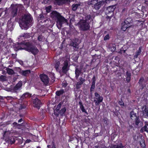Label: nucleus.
<instances>
[{"mask_svg": "<svg viewBox=\"0 0 148 148\" xmlns=\"http://www.w3.org/2000/svg\"><path fill=\"white\" fill-rule=\"evenodd\" d=\"M0 80L1 81H3L6 80L5 76L3 75H1L0 76Z\"/></svg>", "mask_w": 148, "mask_h": 148, "instance_id": "nucleus-45", "label": "nucleus"}, {"mask_svg": "<svg viewBox=\"0 0 148 148\" xmlns=\"http://www.w3.org/2000/svg\"><path fill=\"white\" fill-rule=\"evenodd\" d=\"M29 52H31L34 55H36L39 52V50L36 47L33 45Z\"/></svg>", "mask_w": 148, "mask_h": 148, "instance_id": "nucleus-16", "label": "nucleus"}, {"mask_svg": "<svg viewBox=\"0 0 148 148\" xmlns=\"http://www.w3.org/2000/svg\"><path fill=\"white\" fill-rule=\"evenodd\" d=\"M104 4V2L102 1H98L97 3L94 4V8L96 10H98Z\"/></svg>", "mask_w": 148, "mask_h": 148, "instance_id": "nucleus-12", "label": "nucleus"}, {"mask_svg": "<svg viewBox=\"0 0 148 148\" xmlns=\"http://www.w3.org/2000/svg\"><path fill=\"white\" fill-rule=\"evenodd\" d=\"M32 102L33 104V106L39 109L40 107V105L42 104L40 100L37 97V95H34L32 97Z\"/></svg>", "mask_w": 148, "mask_h": 148, "instance_id": "nucleus-4", "label": "nucleus"}, {"mask_svg": "<svg viewBox=\"0 0 148 148\" xmlns=\"http://www.w3.org/2000/svg\"><path fill=\"white\" fill-rule=\"evenodd\" d=\"M16 61L21 65H23V62L22 60H18Z\"/></svg>", "mask_w": 148, "mask_h": 148, "instance_id": "nucleus-54", "label": "nucleus"}, {"mask_svg": "<svg viewBox=\"0 0 148 148\" xmlns=\"http://www.w3.org/2000/svg\"><path fill=\"white\" fill-rule=\"evenodd\" d=\"M69 69V66L68 61L67 60H66L64 62L63 66L62 68V72L63 73L66 74Z\"/></svg>", "mask_w": 148, "mask_h": 148, "instance_id": "nucleus-11", "label": "nucleus"}, {"mask_svg": "<svg viewBox=\"0 0 148 148\" xmlns=\"http://www.w3.org/2000/svg\"><path fill=\"white\" fill-rule=\"evenodd\" d=\"M78 104L79 105L80 108L82 112H84L86 114H88V113L85 109L84 107L82 104V103L81 100L78 102Z\"/></svg>", "mask_w": 148, "mask_h": 148, "instance_id": "nucleus-19", "label": "nucleus"}, {"mask_svg": "<svg viewBox=\"0 0 148 148\" xmlns=\"http://www.w3.org/2000/svg\"><path fill=\"white\" fill-rule=\"evenodd\" d=\"M118 103L122 107L124 106V103L122 99H121V100L119 101Z\"/></svg>", "mask_w": 148, "mask_h": 148, "instance_id": "nucleus-41", "label": "nucleus"}, {"mask_svg": "<svg viewBox=\"0 0 148 148\" xmlns=\"http://www.w3.org/2000/svg\"><path fill=\"white\" fill-rule=\"evenodd\" d=\"M67 84L66 83H64L62 84V86L65 88L66 87L67 85Z\"/></svg>", "mask_w": 148, "mask_h": 148, "instance_id": "nucleus-62", "label": "nucleus"}, {"mask_svg": "<svg viewBox=\"0 0 148 148\" xmlns=\"http://www.w3.org/2000/svg\"><path fill=\"white\" fill-rule=\"evenodd\" d=\"M40 78L44 84L45 85L48 84L49 82V78L48 76L45 74H40L39 75Z\"/></svg>", "mask_w": 148, "mask_h": 148, "instance_id": "nucleus-7", "label": "nucleus"}, {"mask_svg": "<svg viewBox=\"0 0 148 148\" xmlns=\"http://www.w3.org/2000/svg\"><path fill=\"white\" fill-rule=\"evenodd\" d=\"M92 83L95 84V82L96 81L95 76V75H94L92 79Z\"/></svg>", "mask_w": 148, "mask_h": 148, "instance_id": "nucleus-50", "label": "nucleus"}, {"mask_svg": "<svg viewBox=\"0 0 148 148\" xmlns=\"http://www.w3.org/2000/svg\"><path fill=\"white\" fill-rule=\"evenodd\" d=\"M76 39H75L73 40V41H72L70 44V45L73 46V47H74L76 48H78V44L77 43V42L76 41Z\"/></svg>", "mask_w": 148, "mask_h": 148, "instance_id": "nucleus-26", "label": "nucleus"}, {"mask_svg": "<svg viewBox=\"0 0 148 148\" xmlns=\"http://www.w3.org/2000/svg\"><path fill=\"white\" fill-rule=\"evenodd\" d=\"M81 4L80 3L73 4L72 6V10L73 11H76L78 7Z\"/></svg>", "mask_w": 148, "mask_h": 148, "instance_id": "nucleus-30", "label": "nucleus"}, {"mask_svg": "<svg viewBox=\"0 0 148 148\" xmlns=\"http://www.w3.org/2000/svg\"><path fill=\"white\" fill-rule=\"evenodd\" d=\"M126 80L127 83L130 82L131 79V77H126Z\"/></svg>", "mask_w": 148, "mask_h": 148, "instance_id": "nucleus-56", "label": "nucleus"}, {"mask_svg": "<svg viewBox=\"0 0 148 148\" xmlns=\"http://www.w3.org/2000/svg\"><path fill=\"white\" fill-rule=\"evenodd\" d=\"M51 16L53 18H57L60 15V13L56 11H53L51 13Z\"/></svg>", "mask_w": 148, "mask_h": 148, "instance_id": "nucleus-18", "label": "nucleus"}, {"mask_svg": "<svg viewBox=\"0 0 148 148\" xmlns=\"http://www.w3.org/2000/svg\"><path fill=\"white\" fill-rule=\"evenodd\" d=\"M141 52V47H140L138 50L136 51L135 55L134 56V58L136 59L137 58L138 56L139 55Z\"/></svg>", "mask_w": 148, "mask_h": 148, "instance_id": "nucleus-29", "label": "nucleus"}, {"mask_svg": "<svg viewBox=\"0 0 148 148\" xmlns=\"http://www.w3.org/2000/svg\"><path fill=\"white\" fill-rule=\"evenodd\" d=\"M33 19L30 14H24L19 18L20 26L22 29H27L31 26Z\"/></svg>", "mask_w": 148, "mask_h": 148, "instance_id": "nucleus-1", "label": "nucleus"}, {"mask_svg": "<svg viewBox=\"0 0 148 148\" xmlns=\"http://www.w3.org/2000/svg\"><path fill=\"white\" fill-rule=\"evenodd\" d=\"M66 111V109L65 107H64L60 111V113L61 115H63L64 114Z\"/></svg>", "mask_w": 148, "mask_h": 148, "instance_id": "nucleus-35", "label": "nucleus"}, {"mask_svg": "<svg viewBox=\"0 0 148 148\" xmlns=\"http://www.w3.org/2000/svg\"><path fill=\"white\" fill-rule=\"evenodd\" d=\"M95 97L94 101L95 103V105L96 106H99L100 103L102 102L103 100V98L97 92L95 93Z\"/></svg>", "mask_w": 148, "mask_h": 148, "instance_id": "nucleus-5", "label": "nucleus"}, {"mask_svg": "<svg viewBox=\"0 0 148 148\" xmlns=\"http://www.w3.org/2000/svg\"><path fill=\"white\" fill-rule=\"evenodd\" d=\"M124 147L121 143H120L119 145H116L112 144L110 147V148H123Z\"/></svg>", "mask_w": 148, "mask_h": 148, "instance_id": "nucleus-23", "label": "nucleus"}, {"mask_svg": "<svg viewBox=\"0 0 148 148\" xmlns=\"http://www.w3.org/2000/svg\"><path fill=\"white\" fill-rule=\"evenodd\" d=\"M98 1H99V0H91L90 1V4L94 5V4L97 3Z\"/></svg>", "mask_w": 148, "mask_h": 148, "instance_id": "nucleus-42", "label": "nucleus"}, {"mask_svg": "<svg viewBox=\"0 0 148 148\" xmlns=\"http://www.w3.org/2000/svg\"><path fill=\"white\" fill-rule=\"evenodd\" d=\"M54 3L55 4L59 5H62L63 4L62 0H55Z\"/></svg>", "mask_w": 148, "mask_h": 148, "instance_id": "nucleus-32", "label": "nucleus"}, {"mask_svg": "<svg viewBox=\"0 0 148 148\" xmlns=\"http://www.w3.org/2000/svg\"><path fill=\"white\" fill-rule=\"evenodd\" d=\"M144 80V78L143 77H141L138 82V84L140 85L142 84Z\"/></svg>", "mask_w": 148, "mask_h": 148, "instance_id": "nucleus-43", "label": "nucleus"}, {"mask_svg": "<svg viewBox=\"0 0 148 148\" xmlns=\"http://www.w3.org/2000/svg\"><path fill=\"white\" fill-rule=\"evenodd\" d=\"M52 0H44V3H45L49 4L51 3Z\"/></svg>", "mask_w": 148, "mask_h": 148, "instance_id": "nucleus-52", "label": "nucleus"}, {"mask_svg": "<svg viewBox=\"0 0 148 148\" xmlns=\"http://www.w3.org/2000/svg\"><path fill=\"white\" fill-rule=\"evenodd\" d=\"M12 56L14 59H15L16 58V54H12Z\"/></svg>", "mask_w": 148, "mask_h": 148, "instance_id": "nucleus-64", "label": "nucleus"}, {"mask_svg": "<svg viewBox=\"0 0 148 148\" xmlns=\"http://www.w3.org/2000/svg\"><path fill=\"white\" fill-rule=\"evenodd\" d=\"M142 110L143 115L148 117V110L147 107L146 105L143 106Z\"/></svg>", "mask_w": 148, "mask_h": 148, "instance_id": "nucleus-20", "label": "nucleus"}, {"mask_svg": "<svg viewBox=\"0 0 148 148\" xmlns=\"http://www.w3.org/2000/svg\"><path fill=\"white\" fill-rule=\"evenodd\" d=\"M6 71L7 73L9 75H12L15 74L14 70L12 69L7 68L6 69Z\"/></svg>", "mask_w": 148, "mask_h": 148, "instance_id": "nucleus-31", "label": "nucleus"}, {"mask_svg": "<svg viewBox=\"0 0 148 148\" xmlns=\"http://www.w3.org/2000/svg\"><path fill=\"white\" fill-rule=\"evenodd\" d=\"M26 107V106L24 104H21L19 108V110H21L23 109H25Z\"/></svg>", "mask_w": 148, "mask_h": 148, "instance_id": "nucleus-40", "label": "nucleus"}, {"mask_svg": "<svg viewBox=\"0 0 148 148\" xmlns=\"http://www.w3.org/2000/svg\"><path fill=\"white\" fill-rule=\"evenodd\" d=\"M37 19L38 21L42 23L49 22L50 21L49 19L47 18L42 14H40L38 16Z\"/></svg>", "mask_w": 148, "mask_h": 148, "instance_id": "nucleus-10", "label": "nucleus"}, {"mask_svg": "<svg viewBox=\"0 0 148 148\" xmlns=\"http://www.w3.org/2000/svg\"><path fill=\"white\" fill-rule=\"evenodd\" d=\"M97 148H106V147L105 145H103L102 147H101L100 145L97 146Z\"/></svg>", "mask_w": 148, "mask_h": 148, "instance_id": "nucleus-61", "label": "nucleus"}, {"mask_svg": "<svg viewBox=\"0 0 148 148\" xmlns=\"http://www.w3.org/2000/svg\"><path fill=\"white\" fill-rule=\"evenodd\" d=\"M141 133H143L144 132L148 133V122H145V125L142 127L140 130Z\"/></svg>", "mask_w": 148, "mask_h": 148, "instance_id": "nucleus-17", "label": "nucleus"}, {"mask_svg": "<svg viewBox=\"0 0 148 148\" xmlns=\"http://www.w3.org/2000/svg\"><path fill=\"white\" fill-rule=\"evenodd\" d=\"M110 49H111V51L112 52L115 51L116 50L115 45H113L112 47H111Z\"/></svg>", "mask_w": 148, "mask_h": 148, "instance_id": "nucleus-44", "label": "nucleus"}, {"mask_svg": "<svg viewBox=\"0 0 148 148\" xmlns=\"http://www.w3.org/2000/svg\"><path fill=\"white\" fill-rule=\"evenodd\" d=\"M81 84H80V83L79 82H77L76 85V87L77 89H79L80 88V85H81Z\"/></svg>", "mask_w": 148, "mask_h": 148, "instance_id": "nucleus-55", "label": "nucleus"}, {"mask_svg": "<svg viewBox=\"0 0 148 148\" xmlns=\"http://www.w3.org/2000/svg\"><path fill=\"white\" fill-rule=\"evenodd\" d=\"M16 70L18 72L19 74L23 76H26L28 74L31 73V71L29 70L23 71L19 67L16 68Z\"/></svg>", "mask_w": 148, "mask_h": 148, "instance_id": "nucleus-9", "label": "nucleus"}, {"mask_svg": "<svg viewBox=\"0 0 148 148\" xmlns=\"http://www.w3.org/2000/svg\"><path fill=\"white\" fill-rule=\"evenodd\" d=\"M58 112H54V114L55 115H56V116H59V111H57Z\"/></svg>", "mask_w": 148, "mask_h": 148, "instance_id": "nucleus-63", "label": "nucleus"}, {"mask_svg": "<svg viewBox=\"0 0 148 148\" xmlns=\"http://www.w3.org/2000/svg\"><path fill=\"white\" fill-rule=\"evenodd\" d=\"M22 84L21 81H19L14 87L13 90L15 92L18 90L22 86Z\"/></svg>", "mask_w": 148, "mask_h": 148, "instance_id": "nucleus-21", "label": "nucleus"}, {"mask_svg": "<svg viewBox=\"0 0 148 148\" xmlns=\"http://www.w3.org/2000/svg\"><path fill=\"white\" fill-rule=\"evenodd\" d=\"M23 45L25 46L24 48L21 47L20 46V43H18L17 44H15V45H14V47L16 50L25 49L29 52L33 46L32 43L29 42H26Z\"/></svg>", "mask_w": 148, "mask_h": 148, "instance_id": "nucleus-3", "label": "nucleus"}, {"mask_svg": "<svg viewBox=\"0 0 148 148\" xmlns=\"http://www.w3.org/2000/svg\"><path fill=\"white\" fill-rule=\"evenodd\" d=\"M144 4L145 5V6L147 8H148V1H145L144 3Z\"/></svg>", "mask_w": 148, "mask_h": 148, "instance_id": "nucleus-59", "label": "nucleus"}, {"mask_svg": "<svg viewBox=\"0 0 148 148\" xmlns=\"http://www.w3.org/2000/svg\"><path fill=\"white\" fill-rule=\"evenodd\" d=\"M82 73V70L79 69L77 68H75V77L76 79H77L80 75Z\"/></svg>", "mask_w": 148, "mask_h": 148, "instance_id": "nucleus-22", "label": "nucleus"}, {"mask_svg": "<svg viewBox=\"0 0 148 148\" xmlns=\"http://www.w3.org/2000/svg\"><path fill=\"white\" fill-rule=\"evenodd\" d=\"M140 122V119H139V116H138L136 117L135 119V125L137 126H138L139 123Z\"/></svg>", "mask_w": 148, "mask_h": 148, "instance_id": "nucleus-33", "label": "nucleus"}, {"mask_svg": "<svg viewBox=\"0 0 148 148\" xmlns=\"http://www.w3.org/2000/svg\"><path fill=\"white\" fill-rule=\"evenodd\" d=\"M38 40L40 41H41L42 40V37L41 35H39L38 37Z\"/></svg>", "mask_w": 148, "mask_h": 148, "instance_id": "nucleus-49", "label": "nucleus"}, {"mask_svg": "<svg viewBox=\"0 0 148 148\" xmlns=\"http://www.w3.org/2000/svg\"><path fill=\"white\" fill-rule=\"evenodd\" d=\"M31 97V94L29 93L28 92H26L24 93L21 97L20 99L21 100H23L25 98Z\"/></svg>", "mask_w": 148, "mask_h": 148, "instance_id": "nucleus-24", "label": "nucleus"}, {"mask_svg": "<svg viewBox=\"0 0 148 148\" xmlns=\"http://www.w3.org/2000/svg\"><path fill=\"white\" fill-rule=\"evenodd\" d=\"M80 30L86 31L90 29V25L88 22H87L86 20H82L77 23Z\"/></svg>", "mask_w": 148, "mask_h": 148, "instance_id": "nucleus-2", "label": "nucleus"}, {"mask_svg": "<svg viewBox=\"0 0 148 148\" xmlns=\"http://www.w3.org/2000/svg\"><path fill=\"white\" fill-rule=\"evenodd\" d=\"M144 139H141V141H140V145L141 147L143 148H145L146 145Z\"/></svg>", "mask_w": 148, "mask_h": 148, "instance_id": "nucleus-34", "label": "nucleus"}, {"mask_svg": "<svg viewBox=\"0 0 148 148\" xmlns=\"http://www.w3.org/2000/svg\"><path fill=\"white\" fill-rule=\"evenodd\" d=\"M52 9V7L51 5H49L45 8V10L47 12L49 13L51 11Z\"/></svg>", "mask_w": 148, "mask_h": 148, "instance_id": "nucleus-37", "label": "nucleus"}, {"mask_svg": "<svg viewBox=\"0 0 148 148\" xmlns=\"http://www.w3.org/2000/svg\"><path fill=\"white\" fill-rule=\"evenodd\" d=\"M126 77H131V73L130 71H127L126 73Z\"/></svg>", "mask_w": 148, "mask_h": 148, "instance_id": "nucleus-48", "label": "nucleus"}, {"mask_svg": "<svg viewBox=\"0 0 148 148\" xmlns=\"http://www.w3.org/2000/svg\"><path fill=\"white\" fill-rule=\"evenodd\" d=\"M95 84H93L92 83V85L90 88V92L91 93H92V92L95 89Z\"/></svg>", "mask_w": 148, "mask_h": 148, "instance_id": "nucleus-36", "label": "nucleus"}, {"mask_svg": "<svg viewBox=\"0 0 148 148\" xmlns=\"http://www.w3.org/2000/svg\"><path fill=\"white\" fill-rule=\"evenodd\" d=\"M61 104L60 103H59L57 106L56 110L57 111H60V110L61 108Z\"/></svg>", "mask_w": 148, "mask_h": 148, "instance_id": "nucleus-46", "label": "nucleus"}, {"mask_svg": "<svg viewBox=\"0 0 148 148\" xmlns=\"http://www.w3.org/2000/svg\"><path fill=\"white\" fill-rule=\"evenodd\" d=\"M91 16L90 14H89L87 15L86 17V19H87L88 20H89L91 18Z\"/></svg>", "mask_w": 148, "mask_h": 148, "instance_id": "nucleus-57", "label": "nucleus"}, {"mask_svg": "<svg viewBox=\"0 0 148 148\" xmlns=\"http://www.w3.org/2000/svg\"><path fill=\"white\" fill-rule=\"evenodd\" d=\"M52 148H56V147L55 145V143H54V140L52 141Z\"/></svg>", "mask_w": 148, "mask_h": 148, "instance_id": "nucleus-60", "label": "nucleus"}, {"mask_svg": "<svg viewBox=\"0 0 148 148\" xmlns=\"http://www.w3.org/2000/svg\"><path fill=\"white\" fill-rule=\"evenodd\" d=\"M57 19L56 25L57 27L58 28H61L62 27V24L66 22L67 21V20L61 15Z\"/></svg>", "mask_w": 148, "mask_h": 148, "instance_id": "nucleus-6", "label": "nucleus"}, {"mask_svg": "<svg viewBox=\"0 0 148 148\" xmlns=\"http://www.w3.org/2000/svg\"><path fill=\"white\" fill-rule=\"evenodd\" d=\"M124 21L131 26V23L133 22V20L132 18L129 17L126 19Z\"/></svg>", "mask_w": 148, "mask_h": 148, "instance_id": "nucleus-25", "label": "nucleus"}, {"mask_svg": "<svg viewBox=\"0 0 148 148\" xmlns=\"http://www.w3.org/2000/svg\"><path fill=\"white\" fill-rule=\"evenodd\" d=\"M115 7L114 5L109 6L107 8L105 11V12L106 15L111 14V15H114V11Z\"/></svg>", "mask_w": 148, "mask_h": 148, "instance_id": "nucleus-8", "label": "nucleus"}, {"mask_svg": "<svg viewBox=\"0 0 148 148\" xmlns=\"http://www.w3.org/2000/svg\"><path fill=\"white\" fill-rule=\"evenodd\" d=\"M130 118L134 120L135 119L136 117H137L136 114L133 111L130 112Z\"/></svg>", "mask_w": 148, "mask_h": 148, "instance_id": "nucleus-28", "label": "nucleus"}, {"mask_svg": "<svg viewBox=\"0 0 148 148\" xmlns=\"http://www.w3.org/2000/svg\"><path fill=\"white\" fill-rule=\"evenodd\" d=\"M121 29L125 31L127 28H130L131 26L123 21L121 24Z\"/></svg>", "mask_w": 148, "mask_h": 148, "instance_id": "nucleus-14", "label": "nucleus"}, {"mask_svg": "<svg viewBox=\"0 0 148 148\" xmlns=\"http://www.w3.org/2000/svg\"><path fill=\"white\" fill-rule=\"evenodd\" d=\"M79 82L80 84H82L83 83L85 82V80L84 79H83L82 77H80L79 78Z\"/></svg>", "mask_w": 148, "mask_h": 148, "instance_id": "nucleus-39", "label": "nucleus"}, {"mask_svg": "<svg viewBox=\"0 0 148 148\" xmlns=\"http://www.w3.org/2000/svg\"><path fill=\"white\" fill-rule=\"evenodd\" d=\"M97 56L95 55L92 56V59H94V60L95 61L97 59Z\"/></svg>", "mask_w": 148, "mask_h": 148, "instance_id": "nucleus-58", "label": "nucleus"}, {"mask_svg": "<svg viewBox=\"0 0 148 148\" xmlns=\"http://www.w3.org/2000/svg\"><path fill=\"white\" fill-rule=\"evenodd\" d=\"M60 63L59 62H57L55 64V68L57 70L59 69V67L60 66Z\"/></svg>", "mask_w": 148, "mask_h": 148, "instance_id": "nucleus-38", "label": "nucleus"}, {"mask_svg": "<svg viewBox=\"0 0 148 148\" xmlns=\"http://www.w3.org/2000/svg\"><path fill=\"white\" fill-rule=\"evenodd\" d=\"M110 37L109 35L108 34L106 35L104 38V40H109L110 39Z\"/></svg>", "mask_w": 148, "mask_h": 148, "instance_id": "nucleus-47", "label": "nucleus"}, {"mask_svg": "<svg viewBox=\"0 0 148 148\" xmlns=\"http://www.w3.org/2000/svg\"><path fill=\"white\" fill-rule=\"evenodd\" d=\"M11 135V132L8 131H5L4 132L3 136L4 138L6 139L9 140L10 139V136Z\"/></svg>", "mask_w": 148, "mask_h": 148, "instance_id": "nucleus-15", "label": "nucleus"}, {"mask_svg": "<svg viewBox=\"0 0 148 148\" xmlns=\"http://www.w3.org/2000/svg\"><path fill=\"white\" fill-rule=\"evenodd\" d=\"M18 10V7L17 6H14L12 7L11 15L13 17L16 16L17 15Z\"/></svg>", "mask_w": 148, "mask_h": 148, "instance_id": "nucleus-13", "label": "nucleus"}, {"mask_svg": "<svg viewBox=\"0 0 148 148\" xmlns=\"http://www.w3.org/2000/svg\"><path fill=\"white\" fill-rule=\"evenodd\" d=\"M107 16H106V18L110 19L113 16V15H111V14H107Z\"/></svg>", "mask_w": 148, "mask_h": 148, "instance_id": "nucleus-51", "label": "nucleus"}, {"mask_svg": "<svg viewBox=\"0 0 148 148\" xmlns=\"http://www.w3.org/2000/svg\"><path fill=\"white\" fill-rule=\"evenodd\" d=\"M65 92L63 89H61L60 90H57L56 92V95L58 96H60L65 93Z\"/></svg>", "mask_w": 148, "mask_h": 148, "instance_id": "nucleus-27", "label": "nucleus"}, {"mask_svg": "<svg viewBox=\"0 0 148 148\" xmlns=\"http://www.w3.org/2000/svg\"><path fill=\"white\" fill-rule=\"evenodd\" d=\"M103 122L106 125L108 124L107 119L104 118L103 119Z\"/></svg>", "mask_w": 148, "mask_h": 148, "instance_id": "nucleus-53", "label": "nucleus"}]
</instances>
